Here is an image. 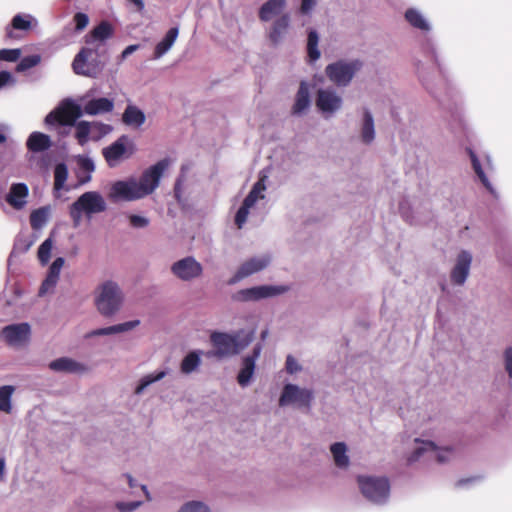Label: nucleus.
Listing matches in <instances>:
<instances>
[{"label": "nucleus", "instance_id": "nucleus-38", "mask_svg": "<svg viewBox=\"0 0 512 512\" xmlns=\"http://www.w3.org/2000/svg\"><path fill=\"white\" fill-rule=\"evenodd\" d=\"M255 204L252 203V199H244L241 207L238 209L236 215H235V224L236 226L241 229L243 225L247 221V217L249 215V210L252 208Z\"/></svg>", "mask_w": 512, "mask_h": 512}, {"label": "nucleus", "instance_id": "nucleus-21", "mask_svg": "<svg viewBox=\"0 0 512 512\" xmlns=\"http://www.w3.org/2000/svg\"><path fill=\"white\" fill-rule=\"evenodd\" d=\"M114 109V102L111 99L101 97L88 101L83 109L82 115H98L109 113Z\"/></svg>", "mask_w": 512, "mask_h": 512}, {"label": "nucleus", "instance_id": "nucleus-53", "mask_svg": "<svg viewBox=\"0 0 512 512\" xmlns=\"http://www.w3.org/2000/svg\"><path fill=\"white\" fill-rule=\"evenodd\" d=\"M316 5V0H301L300 13L309 14Z\"/></svg>", "mask_w": 512, "mask_h": 512}, {"label": "nucleus", "instance_id": "nucleus-39", "mask_svg": "<svg viewBox=\"0 0 512 512\" xmlns=\"http://www.w3.org/2000/svg\"><path fill=\"white\" fill-rule=\"evenodd\" d=\"M469 154H470V158H471V163H472V167H473V170L474 172L476 173V175L479 177L480 181L482 182V184L490 191L492 192V187H491V184L486 176V174L484 173L483 169H482V166L480 164V161L479 159L477 158L476 154L472 151V150H469Z\"/></svg>", "mask_w": 512, "mask_h": 512}, {"label": "nucleus", "instance_id": "nucleus-2", "mask_svg": "<svg viewBox=\"0 0 512 512\" xmlns=\"http://www.w3.org/2000/svg\"><path fill=\"white\" fill-rule=\"evenodd\" d=\"M253 338L254 331H250L244 336H241V332L232 335L225 332L214 331L210 334V342L214 350L208 352L207 355L217 358L236 355L246 348L253 341Z\"/></svg>", "mask_w": 512, "mask_h": 512}, {"label": "nucleus", "instance_id": "nucleus-64", "mask_svg": "<svg viewBox=\"0 0 512 512\" xmlns=\"http://www.w3.org/2000/svg\"><path fill=\"white\" fill-rule=\"evenodd\" d=\"M5 469V461L4 459L0 458V479L3 477Z\"/></svg>", "mask_w": 512, "mask_h": 512}, {"label": "nucleus", "instance_id": "nucleus-27", "mask_svg": "<svg viewBox=\"0 0 512 512\" xmlns=\"http://www.w3.org/2000/svg\"><path fill=\"white\" fill-rule=\"evenodd\" d=\"M178 28L172 27L170 28L165 37L156 45L154 49V58L162 57L174 44L175 40L178 37Z\"/></svg>", "mask_w": 512, "mask_h": 512}, {"label": "nucleus", "instance_id": "nucleus-36", "mask_svg": "<svg viewBox=\"0 0 512 512\" xmlns=\"http://www.w3.org/2000/svg\"><path fill=\"white\" fill-rule=\"evenodd\" d=\"M14 390L15 388L10 385L0 387V411L5 413L11 412V397Z\"/></svg>", "mask_w": 512, "mask_h": 512}, {"label": "nucleus", "instance_id": "nucleus-29", "mask_svg": "<svg viewBox=\"0 0 512 512\" xmlns=\"http://www.w3.org/2000/svg\"><path fill=\"white\" fill-rule=\"evenodd\" d=\"M375 131H374V120L371 112L364 108L363 110V123L361 128V138L362 141L366 144L371 143L374 140Z\"/></svg>", "mask_w": 512, "mask_h": 512}, {"label": "nucleus", "instance_id": "nucleus-15", "mask_svg": "<svg viewBox=\"0 0 512 512\" xmlns=\"http://www.w3.org/2000/svg\"><path fill=\"white\" fill-rule=\"evenodd\" d=\"M1 334L10 346H19L26 343L31 334L30 325L28 323L11 324L5 326Z\"/></svg>", "mask_w": 512, "mask_h": 512}, {"label": "nucleus", "instance_id": "nucleus-24", "mask_svg": "<svg viewBox=\"0 0 512 512\" xmlns=\"http://www.w3.org/2000/svg\"><path fill=\"white\" fill-rule=\"evenodd\" d=\"M27 148L31 152H42L51 147L50 137L41 132H33L27 140Z\"/></svg>", "mask_w": 512, "mask_h": 512}, {"label": "nucleus", "instance_id": "nucleus-50", "mask_svg": "<svg viewBox=\"0 0 512 512\" xmlns=\"http://www.w3.org/2000/svg\"><path fill=\"white\" fill-rule=\"evenodd\" d=\"M129 222L134 228H144L149 225V219L135 214L129 216Z\"/></svg>", "mask_w": 512, "mask_h": 512}, {"label": "nucleus", "instance_id": "nucleus-1", "mask_svg": "<svg viewBox=\"0 0 512 512\" xmlns=\"http://www.w3.org/2000/svg\"><path fill=\"white\" fill-rule=\"evenodd\" d=\"M114 35L112 24L101 21L84 37L85 44L74 57L72 69L75 74L95 78L102 71L104 63L98 58L106 54L104 42Z\"/></svg>", "mask_w": 512, "mask_h": 512}, {"label": "nucleus", "instance_id": "nucleus-22", "mask_svg": "<svg viewBox=\"0 0 512 512\" xmlns=\"http://www.w3.org/2000/svg\"><path fill=\"white\" fill-rule=\"evenodd\" d=\"M285 6L286 0H268L259 9V19L268 22L273 17L280 15Z\"/></svg>", "mask_w": 512, "mask_h": 512}, {"label": "nucleus", "instance_id": "nucleus-30", "mask_svg": "<svg viewBox=\"0 0 512 512\" xmlns=\"http://www.w3.org/2000/svg\"><path fill=\"white\" fill-rule=\"evenodd\" d=\"M31 28L30 16L24 17L21 14H17L13 17L11 24L6 27V37L10 39L16 38L13 30L28 31Z\"/></svg>", "mask_w": 512, "mask_h": 512}, {"label": "nucleus", "instance_id": "nucleus-49", "mask_svg": "<svg viewBox=\"0 0 512 512\" xmlns=\"http://www.w3.org/2000/svg\"><path fill=\"white\" fill-rule=\"evenodd\" d=\"M73 21L75 23V31L80 32L84 30L89 24V17L87 14L82 12H77L73 16Z\"/></svg>", "mask_w": 512, "mask_h": 512}, {"label": "nucleus", "instance_id": "nucleus-59", "mask_svg": "<svg viewBox=\"0 0 512 512\" xmlns=\"http://www.w3.org/2000/svg\"><path fill=\"white\" fill-rule=\"evenodd\" d=\"M55 286L51 283H48L46 280H44L40 286L38 295L43 296L45 295L50 289L54 288Z\"/></svg>", "mask_w": 512, "mask_h": 512}, {"label": "nucleus", "instance_id": "nucleus-14", "mask_svg": "<svg viewBox=\"0 0 512 512\" xmlns=\"http://www.w3.org/2000/svg\"><path fill=\"white\" fill-rule=\"evenodd\" d=\"M271 262V258L268 255L253 257L244 261L234 276L228 281V284L233 285L238 281L265 269Z\"/></svg>", "mask_w": 512, "mask_h": 512}, {"label": "nucleus", "instance_id": "nucleus-11", "mask_svg": "<svg viewBox=\"0 0 512 512\" xmlns=\"http://www.w3.org/2000/svg\"><path fill=\"white\" fill-rule=\"evenodd\" d=\"M169 164V159L165 158L158 161L142 173L139 182L137 183L145 196L153 193L158 187L160 178L168 168Z\"/></svg>", "mask_w": 512, "mask_h": 512}, {"label": "nucleus", "instance_id": "nucleus-12", "mask_svg": "<svg viewBox=\"0 0 512 512\" xmlns=\"http://www.w3.org/2000/svg\"><path fill=\"white\" fill-rule=\"evenodd\" d=\"M171 272L183 281H191L202 275L203 267L193 257L188 256L174 262L171 266Z\"/></svg>", "mask_w": 512, "mask_h": 512}, {"label": "nucleus", "instance_id": "nucleus-32", "mask_svg": "<svg viewBox=\"0 0 512 512\" xmlns=\"http://www.w3.org/2000/svg\"><path fill=\"white\" fill-rule=\"evenodd\" d=\"M330 449L336 466L346 468L349 464V458L346 455V445L343 442H337Z\"/></svg>", "mask_w": 512, "mask_h": 512}, {"label": "nucleus", "instance_id": "nucleus-20", "mask_svg": "<svg viewBox=\"0 0 512 512\" xmlns=\"http://www.w3.org/2000/svg\"><path fill=\"white\" fill-rule=\"evenodd\" d=\"M290 26V16L288 14L280 15L271 25L269 31V40L273 45H278L288 32Z\"/></svg>", "mask_w": 512, "mask_h": 512}, {"label": "nucleus", "instance_id": "nucleus-31", "mask_svg": "<svg viewBox=\"0 0 512 512\" xmlns=\"http://www.w3.org/2000/svg\"><path fill=\"white\" fill-rule=\"evenodd\" d=\"M50 209L47 206L35 209L30 214V225L33 230H40L46 224Z\"/></svg>", "mask_w": 512, "mask_h": 512}, {"label": "nucleus", "instance_id": "nucleus-60", "mask_svg": "<svg viewBox=\"0 0 512 512\" xmlns=\"http://www.w3.org/2000/svg\"><path fill=\"white\" fill-rule=\"evenodd\" d=\"M139 48V45H129L127 46L122 54H121V58L122 59H125L127 58L130 54H132L133 52H135L137 49Z\"/></svg>", "mask_w": 512, "mask_h": 512}, {"label": "nucleus", "instance_id": "nucleus-5", "mask_svg": "<svg viewBox=\"0 0 512 512\" xmlns=\"http://www.w3.org/2000/svg\"><path fill=\"white\" fill-rule=\"evenodd\" d=\"M357 482L361 493L375 503L384 502L390 492V484L385 477L358 476Z\"/></svg>", "mask_w": 512, "mask_h": 512}, {"label": "nucleus", "instance_id": "nucleus-3", "mask_svg": "<svg viewBox=\"0 0 512 512\" xmlns=\"http://www.w3.org/2000/svg\"><path fill=\"white\" fill-rule=\"evenodd\" d=\"M107 208L106 202L100 193L96 191H88L83 193L69 207V215L72 219L73 226L77 228L82 222V214L87 216L104 212Z\"/></svg>", "mask_w": 512, "mask_h": 512}, {"label": "nucleus", "instance_id": "nucleus-51", "mask_svg": "<svg viewBox=\"0 0 512 512\" xmlns=\"http://www.w3.org/2000/svg\"><path fill=\"white\" fill-rule=\"evenodd\" d=\"M285 366H286V371L289 374H294L301 370V366L298 364L296 359L291 355L287 356Z\"/></svg>", "mask_w": 512, "mask_h": 512}, {"label": "nucleus", "instance_id": "nucleus-9", "mask_svg": "<svg viewBox=\"0 0 512 512\" xmlns=\"http://www.w3.org/2000/svg\"><path fill=\"white\" fill-rule=\"evenodd\" d=\"M313 400V392L306 388H300L294 384H286L283 387L281 396L279 398V405L281 407L295 404L299 408L310 410L311 402Z\"/></svg>", "mask_w": 512, "mask_h": 512}, {"label": "nucleus", "instance_id": "nucleus-16", "mask_svg": "<svg viewBox=\"0 0 512 512\" xmlns=\"http://www.w3.org/2000/svg\"><path fill=\"white\" fill-rule=\"evenodd\" d=\"M261 350H262V345L257 344L254 347L252 354L243 358L242 368L237 376V381L240 386L244 387V386L248 385V383L250 382V380L254 374L255 362L258 359V357L260 356Z\"/></svg>", "mask_w": 512, "mask_h": 512}, {"label": "nucleus", "instance_id": "nucleus-62", "mask_svg": "<svg viewBox=\"0 0 512 512\" xmlns=\"http://www.w3.org/2000/svg\"><path fill=\"white\" fill-rule=\"evenodd\" d=\"M138 9V11H142L144 9V3L142 0H130Z\"/></svg>", "mask_w": 512, "mask_h": 512}, {"label": "nucleus", "instance_id": "nucleus-61", "mask_svg": "<svg viewBox=\"0 0 512 512\" xmlns=\"http://www.w3.org/2000/svg\"><path fill=\"white\" fill-rule=\"evenodd\" d=\"M58 279L59 277L55 276V275H51V274H47L45 280L48 282V283H51L53 284L54 286H56L57 282H58Z\"/></svg>", "mask_w": 512, "mask_h": 512}, {"label": "nucleus", "instance_id": "nucleus-44", "mask_svg": "<svg viewBox=\"0 0 512 512\" xmlns=\"http://www.w3.org/2000/svg\"><path fill=\"white\" fill-rule=\"evenodd\" d=\"M266 189L265 185V176L260 178L252 187L251 191L245 197V199H252V203H256L259 198H264L263 195H260L262 191Z\"/></svg>", "mask_w": 512, "mask_h": 512}, {"label": "nucleus", "instance_id": "nucleus-35", "mask_svg": "<svg viewBox=\"0 0 512 512\" xmlns=\"http://www.w3.org/2000/svg\"><path fill=\"white\" fill-rule=\"evenodd\" d=\"M75 126H76L75 138L77 139V142L81 146H83L88 142L89 135L92 132L91 122L79 121L78 123H75Z\"/></svg>", "mask_w": 512, "mask_h": 512}, {"label": "nucleus", "instance_id": "nucleus-55", "mask_svg": "<svg viewBox=\"0 0 512 512\" xmlns=\"http://www.w3.org/2000/svg\"><path fill=\"white\" fill-rule=\"evenodd\" d=\"M505 369L510 378H512V348L506 349L505 353Z\"/></svg>", "mask_w": 512, "mask_h": 512}, {"label": "nucleus", "instance_id": "nucleus-46", "mask_svg": "<svg viewBox=\"0 0 512 512\" xmlns=\"http://www.w3.org/2000/svg\"><path fill=\"white\" fill-rule=\"evenodd\" d=\"M422 443H423V446L416 448L413 451V453L409 456V458H408L409 463L417 461L423 455V453L427 450L434 451V450L438 449L437 445L432 441H425Z\"/></svg>", "mask_w": 512, "mask_h": 512}, {"label": "nucleus", "instance_id": "nucleus-41", "mask_svg": "<svg viewBox=\"0 0 512 512\" xmlns=\"http://www.w3.org/2000/svg\"><path fill=\"white\" fill-rule=\"evenodd\" d=\"M166 375L165 371H160L156 374H148L144 376L141 380L139 385L135 389L136 394H141L146 387H148L150 384L161 380Z\"/></svg>", "mask_w": 512, "mask_h": 512}, {"label": "nucleus", "instance_id": "nucleus-10", "mask_svg": "<svg viewBox=\"0 0 512 512\" xmlns=\"http://www.w3.org/2000/svg\"><path fill=\"white\" fill-rule=\"evenodd\" d=\"M108 196L113 202L134 201L145 197L137 181L133 178L114 182Z\"/></svg>", "mask_w": 512, "mask_h": 512}, {"label": "nucleus", "instance_id": "nucleus-37", "mask_svg": "<svg viewBox=\"0 0 512 512\" xmlns=\"http://www.w3.org/2000/svg\"><path fill=\"white\" fill-rule=\"evenodd\" d=\"M200 365V356L196 351L188 353L181 363V371L185 374H189L196 370Z\"/></svg>", "mask_w": 512, "mask_h": 512}, {"label": "nucleus", "instance_id": "nucleus-45", "mask_svg": "<svg viewBox=\"0 0 512 512\" xmlns=\"http://www.w3.org/2000/svg\"><path fill=\"white\" fill-rule=\"evenodd\" d=\"M52 240L46 239L38 248V259L42 264H47L51 257Z\"/></svg>", "mask_w": 512, "mask_h": 512}, {"label": "nucleus", "instance_id": "nucleus-40", "mask_svg": "<svg viewBox=\"0 0 512 512\" xmlns=\"http://www.w3.org/2000/svg\"><path fill=\"white\" fill-rule=\"evenodd\" d=\"M68 177V169L64 163H59L54 169V188L55 190H61Z\"/></svg>", "mask_w": 512, "mask_h": 512}, {"label": "nucleus", "instance_id": "nucleus-19", "mask_svg": "<svg viewBox=\"0 0 512 512\" xmlns=\"http://www.w3.org/2000/svg\"><path fill=\"white\" fill-rule=\"evenodd\" d=\"M29 189L25 183H14L10 187V191L6 196V201L11 205L14 209L20 210L22 209L27 201Z\"/></svg>", "mask_w": 512, "mask_h": 512}, {"label": "nucleus", "instance_id": "nucleus-34", "mask_svg": "<svg viewBox=\"0 0 512 512\" xmlns=\"http://www.w3.org/2000/svg\"><path fill=\"white\" fill-rule=\"evenodd\" d=\"M405 18L413 27L423 31L429 30V25L417 10L412 8L408 9L405 12Z\"/></svg>", "mask_w": 512, "mask_h": 512}, {"label": "nucleus", "instance_id": "nucleus-28", "mask_svg": "<svg viewBox=\"0 0 512 512\" xmlns=\"http://www.w3.org/2000/svg\"><path fill=\"white\" fill-rule=\"evenodd\" d=\"M310 104L309 90L305 82H301L298 92L296 94L295 103L292 108V113L297 115L302 113L308 108Z\"/></svg>", "mask_w": 512, "mask_h": 512}, {"label": "nucleus", "instance_id": "nucleus-7", "mask_svg": "<svg viewBox=\"0 0 512 512\" xmlns=\"http://www.w3.org/2000/svg\"><path fill=\"white\" fill-rule=\"evenodd\" d=\"M82 116V108L71 100H65L45 118L48 125L74 126Z\"/></svg>", "mask_w": 512, "mask_h": 512}, {"label": "nucleus", "instance_id": "nucleus-63", "mask_svg": "<svg viewBox=\"0 0 512 512\" xmlns=\"http://www.w3.org/2000/svg\"><path fill=\"white\" fill-rule=\"evenodd\" d=\"M474 479H475V478L460 479V480L456 483V485H457V486H462V485H464V484H466V483H468V482H471V481H472V480H474Z\"/></svg>", "mask_w": 512, "mask_h": 512}, {"label": "nucleus", "instance_id": "nucleus-56", "mask_svg": "<svg viewBox=\"0 0 512 512\" xmlns=\"http://www.w3.org/2000/svg\"><path fill=\"white\" fill-rule=\"evenodd\" d=\"M140 504H141V502H130V503L119 502V503H117V508L121 512H131L134 509H136Z\"/></svg>", "mask_w": 512, "mask_h": 512}, {"label": "nucleus", "instance_id": "nucleus-13", "mask_svg": "<svg viewBox=\"0 0 512 512\" xmlns=\"http://www.w3.org/2000/svg\"><path fill=\"white\" fill-rule=\"evenodd\" d=\"M286 291V288L281 286H270V285H262L256 286L252 288L239 290L233 298L237 301H257L263 298L272 297L275 295H279Z\"/></svg>", "mask_w": 512, "mask_h": 512}, {"label": "nucleus", "instance_id": "nucleus-42", "mask_svg": "<svg viewBox=\"0 0 512 512\" xmlns=\"http://www.w3.org/2000/svg\"><path fill=\"white\" fill-rule=\"evenodd\" d=\"M40 56L39 55H30L22 58L20 62L16 66L17 72H24L28 69H31L39 64L40 62Z\"/></svg>", "mask_w": 512, "mask_h": 512}, {"label": "nucleus", "instance_id": "nucleus-58", "mask_svg": "<svg viewBox=\"0 0 512 512\" xmlns=\"http://www.w3.org/2000/svg\"><path fill=\"white\" fill-rule=\"evenodd\" d=\"M12 80V76L7 71H1L0 72V88L7 85Z\"/></svg>", "mask_w": 512, "mask_h": 512}, {"label": "nucleus", "instance_id": "nucleus-18", "mask_svg": "<svg viewBox=\"0 0 512 512\" xmlns=\"http://www.w3.org/2000/svg\"><path fill=\"white\" fill-rule=\"evenodd\" d=\"M471 255L462 251L457 258V263L451 272V281L456 285H462L469 273V268L471 264Z\"/></svg>", "mask_w": 512, "mask_h": 512}, {"label": "nucleus", "instance_id": "nucleus-43", "mask_svg": "<svg viewBox=\"0 0 512 512\" xmlns=\"http://www.w3.org/2000/svg\"><path fill=\"white\" fill-rule=\"evenodd\" d=\"M91 129H92V139L93 140H99L103 136L107 135L111 132L112 127L108 124H104L101 122H91Z\"/></svg>", "mask_w": 512, "mask_h": 512}, {"label": "nucleus", "instance_id": "nucleus-4", "mask_svg": "<svg viewBox=\"0 0 512 512\" xmlns=\"http://www.w3.org/2000/svg\"><path fill=\"white\" fill-rule=\"evenodd\" d=\"M122 299L119 286L112 281H107L100 288V293L96 298V306L102 315L111 316L119 310Z\"/></svg>", "mask_w": 512, "mask_h": 512}, {"label": "nucleus", "instance_id": "nucleus-26", "mask_svg": "<svg viewBox=\"0 0 512 512\" xmlns=\"http://www.w3.org/2000/svg\"><path fill=\"white\" fill-rule=\"evenodd\" d=\"M145 114L138 107L128 105L122 115V121L129 126L139 127L145 122Z\"/></svg>", "mask_w": 512, "mask_h": 512}, {"label": "nucleus", "instance_id": "nucleus-54", "mask_svg": "<svg viewBox=\"0 0 512 512\" xmlns=\"http://www.w3.org/2000/svg\"><path fill=\"white\" fill-rule=\"evenodd\" d=\"M452 453L453 449L446 447L438 452L436 459L439 463H445L449 460V456L452 455Z\"/></svg>", "mask_w": 512, "mask_h": 512}, {"label": "nucleus", "instance_id": "nucleus-33", "mask_svg": "<svg viewBox=\"0 0 512 512\" xmlns=\"http://www.w3.org/2000/svg\"><path fill=\"white\" fill-rule=\"evenodd\" d=\"M318 43L319 35L315 30L311 29L307 37V55L310 62H315L320 58L321 54L318 49Z\"/></svg>", "mask_w": 512, "mask_h": 512}, {"label": "nucleus", "instance_id": "nucleus-17", "mask_svg": "<svg viewBox=\"0 0 512 512\" xmlns=\"http://www.w3.org/2000/svg\"><path fill=\"white\" fill-rule=\"evenodd\" d=\"M316 105L322 112L333 113L342 105V99L335 91L319 89L317 92Z\"/></svg>", "mask_w": 512, "mask_h": 512}, {"label": "nucleus", "instance_id": "nucleus-23", "mask_svg": "<svg viewBox=\"0 0 512 512\" xmlns=\"http://www.w3.org/2000/svg\"><path fill=\"white\" fill-rule=\"evenodd\" d=\"M49 368L53 371L69 373H78L86 370L83 364L67 357H61L53 360L50 362Z\"/></svg>", "mask_w": 512, "mask_h": 512}, {"label": "nucleus", "instance_id": "nucleus-57", "mask_svg": "<svg viewBox=\"0 0 512 512\" xmlns=\"http://www.w3.org/2000/svg\"><path fill=\"white\" fill-rule=\"evenodd\" d=\"M79 165L83 170L88 171V172L93 171L95 168L94 163L90 158H81L79 160Z\"/></svg>", "mask_w": 512, "mask_h": 512}, {"label": "nucleus", "instance_id": "nucleus-8", "mask_svg": "<svg viewBox=\"0 0 512 512\" xmlns=\"http://www.w3.org/2000/svg\"><path fill=\"white\" fill-rule=\"evenodd\" d=\"M361 66L362 63L358 60L351 62L337 61L327 65L325 73L337 86H347Z\"/></svg>", "mask_w": 512, "mask_h": 512}, {"label": "nucleus", "instance_id": "nucleus-47", "mask_svg": "<svg viewBox=\"0 0 512 512\" xmlns=\"http://www.w3.org/2000/svg\"><path fill=\"white\" fill-rule=\"evenodd\" d=\"M179 512H210L209 507L200 501H191L184 504Z\"/></svg>", "mask_w": 512, "mask_h": 512}, {"label": "nucleus", "instance_id": "nucleus-25", "mask_svg": "<svg viewBox=\"0 0 512 512\" xmlns=\"http://www.w3.org/2000/svg\"><path fill=\"white\" fill-rule=\"evenodd\" d=\"M139 324H140L139 320H132V321H128L125 323L93 330L92 332L89 333L88 336H103V335L122 333V332H126V331L134 329Z\"/></svg>", "mask_w": 512, "mask_h": 512}, {"label": "nucleus", "instance_id": "nucleus-52", "mask_svg": "<svg viewBox=\"0 0 512 512\" xmlns=\"http://www.w3.org/2000/svg\"><path fill=\"white\" fill-rule=\"evenodd\" d=\"M64 265V259L62 257L56 258L51 264L48 273L59 277L60 271Z\"/></svg>", "mask_w": 512, "mask_h": 512}, {"label": "nucleus", "instance_id": "nucleus-6", "mask_svg": "<svg viewBox=\"0 0 512 512\" xmlns=\"http://www.w3.org/2000/svg\"><path fill=\"white\" fill-rule=\"evenodd\" d=\"M135 152L134 143L127 135L120 136L115 142L102 149V155L110 168L122 160L130 158Z\"/></svg>", "mask_w": 512, "mask_h": 512}, {"label": "nucleus", "instance_id": "nucleus-48", "mask_svg": "<svg viewBox=\"0 0 512 512\" xmlns=\"http://www.w3.org/2000/svg\"><path fill=\"white\" fill-rule=\"evenodd\" d=\"M21 50L20 49H1L0 50V60L15 62L20 58Z\"/></svg>", "mask_w": 512, "mask_h": 512}]
</instances>
